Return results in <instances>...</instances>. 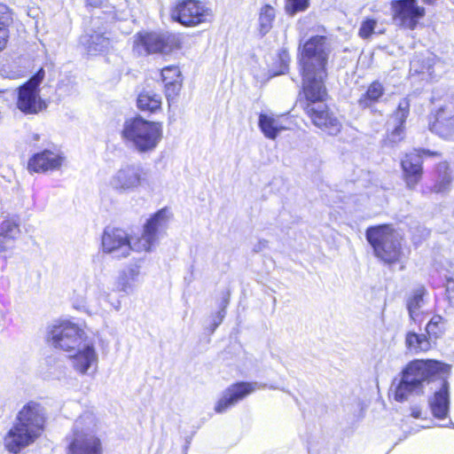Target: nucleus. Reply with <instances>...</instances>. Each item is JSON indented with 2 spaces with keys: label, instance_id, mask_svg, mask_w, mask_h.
<instances>
[{
  "label": "nucleus",
  "instance_id": "obj_2",
  "mask_svg": "<svg viewBox=\"0 0 454 454\" xmlns=\"http://www.w3.org/2000/svg\"><path fill=\"white\" fill-rule=\"evenodd\" d=\"M44 423L43 406L34 401L26 403L18 412L15 424L4 438L6 450L17 454L34 442L43 431Z\"/></svg>",
  "mask_w": 454,
  "mask_h": 454
},
{
  "label": "nucleus",
  "instance_id": "obj_7",
  "mask_svg": "<svg viewBox=\"0 0 454 454\" xmlns=\"http://www.w3.org/2000/svg\"><path fill=\"white\" fill-rule=\"evenodd\" d=\"M169 18L184 27L209 22L213 11L200 0H177L169 8Z\"/></svg>",
  "mask_w": 454,
  "mask_h": 454
},
{
  "label": "nucleus",
  "instance_id": "obj_16",
  "mask_svg": "<svg viewBox=\"0 0 454 454\" xmlns=\"http://www.w3.org/2000/svg\"><path fill=\"white\" fill-rule=\"evenodd\" d=\"M160 80L163 83L165 97L170 104L180 94L183 87V75L176 65H169L160 69Z\"/></svg>",
  "mask_w": 454,
  "mask_h": 454
},
{
  "label": "nucleus",
  "instance_id": "obj_5",
  "mask_svg": "<svg viewBox=\"0 0 454 454\" xmlns=\"http://www.w3.org/2000/svg\"><path fill=\"white\" fill-rule=\"evenodd\" d=\"M121 136L132 142L138 152H151L156 148L162 137V125L160 122L136 116L125 121Z\"/></svg>",
  "mask_w": 454,
  "mask_h": 454
},
{
  "label": "nucleus",
  "instance_id": "obj_21",
  "mask_svg": "<svg viewBox=\"0 0 454 454\" xmlns=\"http://www.w3.org/2000/svg\"><path fill=\"white\" fill-rule=\"evenodd\" d=\"M384 94L383 83L379 80H374L368 84L365 91L358 98L357 104L362 109L371 108L381 100Z\"/></svg>",
  "mask_w": 454,
  "mask_h": 454
},
{
  "label": "nucleus",
  "instance_id": "obj_35",
  "mask_svg": "<svg viewBox=\"0 0 454 454\" xmlns=\"http://www.w3.org/2000/svg\"><path fill=\"white\" fill-rule=\"evenodd\" d=\"M290 62V55L287 50L282 49L278 53L277 65L280 69V74L285 73L288 70Z\"/></svg>",
  "mask_w": 454,
  "mask_h": 454
},
{
  "label": "nucleus",
  "instance_id": "obj_23",
  "mask_svg": "<svg viewBox=\"0 0 454 454\" xmlns=\"http://www.w3.org/2000/svg\"><path fill=\"white\" fill-rule=\"evenodd\" d=\"M19 233L20 227L14 220L7 218L0 223V253L13 247Z\"/></svg>",
  "mask_w": 454,
  "mask_h": 454
},
{
  "label": "nucleus",
  "instance_id": "obj_8",
  "mask_svg": "<svg viewBox=\"0 0 454 454\" xmlns=\"http://www.w3.org/2000/svg\"><path fill=\"white\" fill-rule=\"evenodd\" d=\"M45 73L40 67L27 82L19 87L16 105L25 114H37L47 107L45 100L40 97V84Z\"/></svg>",
  "mask_w": 454,
  "mask_h": 454
},
{
  "label": "nucleus",
  "instance_id": "obj_3",
  "mask_svg": "<svg viewBox=\"0 0 454 454\" xmlns=\"http://www.w3.org/2000/svg\"><path fill=\"white\" fill-rule=\"evenodd\" d=\"M451 365L435 359H413L401 372L399 401L405 394L420 392L424 382L450 374Z\"/></svg>",
  "mask_w": 454,
  "mask_h": 454
},
{
  "label": "nucleus",
  "instance_id": "obj_19",
  "mask_svg": "<svg viewBox=\"0 0 454 454\" xmlns=\"http://www.w3.org/2000/svg\"><path fill=\"white\" fill-rule=\"evenodd\" d=\"M14 27V12L4 3L0 2V52L10 45Z\"/></svg>",
  "mask_w": 454,
  "mask_h": 454
},
{
  "label": "nucleus",
  "instance_id": "obj_33",
  "mask_svg": "<svg viewBox=\"0 0 454 454\" xmlns=\"http://www.w3.org/2000/svg\"><path fill=\"white\" fill-rule=\"evenodd\" d=\"M309 0H285V12L289 16L307 11L309 7Z\"/></svg>",
  "mask_w": 454,
  "mask_h": 454
},
{
  "label": "nucleus",
  "instance_id": "obj_18",
  "mask_svg": "<svg viewBox=\"0 0 454 454\" xmlns=\"http://www.w3.org/2000/svg\"><path fill=\"white\" fill-rule=\"evenodd\" d=\"M425 15V8L417 0H399V21L403 27L414 30Z\"/></svg>",
  "mask_w": 454,
  "mask_h": 454
},
{
  "label": "nucleus",
  "instance_id": "obj_28",
  "mask_svg": "<svg viewBox=\"0 0 454 454\" xmlns=\"http://www.w3.org/2000/svg\"><path fill=\"white\" fill-rule=\"evenodd\" d=\"M442 113V108L438 109L434 121L429 123L430 129L442 137L453 135L454 115L442 118L441 116Z\"/></svg>",
  "mask_w": 454,
  "mask_h": 454
},
{
  "label": "nucleus",
  "instance_id": "obj_38",
  "mask_svg": "<svg viewBox=\"0 0 454 454\" xmlns=\"http://www.w3.org/2000/svg\"><path fill=\"white\" fill-rule=\"evenodd\" d=\"M426 4H434L436 0H423Z\"/></svg>",
  "mask_w": 454,
  "mask_h": 454
},
{
  "label": "nucleus",
  "instance_id": "obj_6",
  "mask_svg": "<svg viewBox=\"0 0 454 454\" xmlns=\"http://www.w3.org/2000/svg\"><path fill=\"white\" fill-rule=\"evenodd\" d=\"M365 237L373 249L374 255L387 264L397 260L395 230L391 224H377L365 230Z\"/></svg>",
  "mask_w": 454,
  "mask_h": 454
},
{
  "label": "nucleus",
  "instance_id": "obj_20",
  "mask_svg": "<svg viewBox=\"0 0 454 454\" xmlns=\"http://www.w3.org/2000/svg\"><path fill=\"white\" fill-rule=\"evenodd\" d=\"M435 346L434 341L430 340V337L423 333H418L410 331L405 334L404 347L405 352L409 355H419L430 351Z\"/></svg>",
  "mask_w": 454,
  "mask_h": 454
},
{
  "label": "nucleus",
  "instance_id": "obj_17",
  "mask_svg": "<svg viewBox=\"0 0 454 454\" xmlns=\"http://www.w3.org/2000/svg\"><path fill=\"white\" fill-rule=\"evenodd\" d=\"M403 179L410 189H413L422 179L423 160L419 154L411 152L401 161Z\"/></svg>",
  "mask_w": 454,
  "mask_h": 454
},
{
  "label": "nucleus",
  "instance_id": "obj_32",
  "mask_svg": "<svg viewBox=\"0 0 454 454\" xmlns=\"http://www.w3.org/2000/svg\"><path fill=\"white\" fill-rule=\"evenodd\" d=\"M138 274L139 267L137 265L130 266L123 270L118 278V285L121 289L122 291H127L130 286V281L135 280Z\"/></svg>",
  "mask_w": 454,
  "mask_h": 454
},
{
  "label": "nucleus",
  "instance_id": "obj_22",
  "mask_svg": "<svg viewBox=\"0 0 454 454\" xmlns=\"http://www.w3.org/2000/svg\"><path fill=\"white\" fill-rule=\"evenodd\" d=\"M73 366L79 373L84 374L89 368L97 364L98 356L92 345H87L82 349H79L71 356Z\"/></svg>",
  "mask_w": 454,
  "mask_h": 454
},
{
  "label": "nucleus",
  "instance_id": "obj_9",
  "mask_svg": "<svg viewBox=\"0 0 454 454\" xmlns=\"http://www.w3.org/2000/svg\"><path fill=\"white\" fill-rule=\"evenodd\" d=\"M67 439V454H104L102 439L82 420L76 421Z\"/></svg>",
  "mask_w": 454,
  "mask_h": 454
},
{
  "label": "nucleus",
  "instance_id": "obj_11",
  "mask_svg": "<svg viewBox=\"0 0 454 454\" xmlns=\"http://www.w3.org/2000/svg\"><path fill=\"white\" fill-rule=\"evenodd\" d=\"M86 338L84 331L77 325L63 321L53 325L48 334L51 344L64 351H72Z\"/></svg>",
  "mask_w": 454,
  "mask_h": 454
},
{
  "label": "nucleus",
  "instance_id": "obj_34",
  "mask_svg": "<svg viewBox=\"0 0 454 454\" xmlns=\"http://www.w3.org/2000/svg\"><path fill=\"white\" fill-rule=\"evenodd\" d=\"M377 20L372 18L364 19L358 30V36L362 39H369L374 33Z\"/></svg>",
  "mask_w": 454,
  "mask_h": 454
},
{
  "label": "nucleus",
  "instance_id": "obj_36",
  "mask_svg": "<svg viewBox=\"0 0 454 454\" xmlns=\"http://www.w3.org/2000/svg\"><path fill=\"white\" fill-rule=\"evenodd\" d=\"M412 152H413V153L419 154V156H420V158L422 159L423 161H424V158H426V157H428V158H437V157H441L442 156V153L440 152L431 151L429 149H424V148L416 149V150H414Z\"/></svg>",
  "mask_w": 454,
  "mask_h": 454
},
{
  "label": "nucleus",
  "instance_id": "obj_25",
  "mask_svg": "<svg viewBox=\"0 0 454 454\" xmlns=\"http://www.w3.org/2000/svg\"><path fill=\"white\" fill-rule=\"evenodd\" d=\"M161 97L152 91L143 90L137 98V106L141 112L149 114H157L161 110Z\"/></svg>",
  "mask_w": 454,
  "mask_h": 454
},
{
  "label": "nucleus",
  "instance_id": "obj_4",
  "mask_svg": "<svg viewBox=\"0 0 454 454\" xmlns=\"http://www.w3.org/2000/svg\"><path fill=\"white\" fill-rule=\"evenodd\" d=\"M183 46L184 37L179 33L143 30L134 35L132 50L137 56L170 55Z\"/></svg>",
  "mask_w": 454,
  "mask_h": 454
},
{
  "label": "nucleus",
  "instance_id": "obj_15",
  "mask_svg": "<svg viewBox=\"0 0 454 454\" xmlns=\"http://www.w3.org/2000/svg\"><path fill=\"white\" fill-rule=\"evenodd\" d=\"M256 389V383L238 381L230 385L215 405L216 413H223L245 399Z\"/></svg>",
  "mask_w": 454,
  "mask_h": 454
},
{
  "label": "nucleus",
  "instance_id": "obj_31",
  "mask_svg": "<svg viewBox=\"0 0 454 454\" xmlns=\"http://www.w3.org/2000/svg\"><path fill=\"white\" fill-rule=\"evenodd\" d=\"M445 319L440 315H434L426 325L427 336L430 337L431 341L442 337L445 333Z\"/></svg>",
  "mask_w": 454,
  "mask_h": 454
},
{
  "label": "nucleus",
  "instance_id": "obj_13",
  "mask_svg": "<svg viewBox=\"0 0 454 454\" xmlns=\"http://www.w3.org/2000/svg\"><path fill=\"white\" fill-rule=\"evenodd\" d=\"M131 236L122 228L106 227L101 236V249L105 254L120 253L127 257L130 254Z\"/></svg>",
  "mask_w": 454,
  "mask_h": 454
},
{
  "label": "nucleus",
  "instance_id": "obj_29",
  "mask_svg": "<svg viewBox=\"0 0 454 454\" xmlns=\"http://www.w3.org/2000/svg\"><path fill=\"white\" fill-rule=\"evenodd\" d=\"M276 18V9L270 4H264L258 13V27L261 34L265 35L273 27Z\"/></svg>",
  "mask_w": 454,
  "mask_h": 454
},
{
  "label": "nucleus",
  "instance_id": "obj_1",
  "mask_svg": "<svg viewBox=\"0 0 454 454\" xmlns=\"http://www.w3.org/2000/svg\"><path fill=\"white\" fill-rule=\"evenodd\" d=\"M331 52L329 38L324 35H311L299 45L297 63L301 88L297 102L316 128L337 136L342 123L326 103L330 98L325 82Z\"/></svg>",
  "mask_w": 454,
  "mask_h": 454
},
{
  "label": "nucleus",
  "instance_id": "obj_10",
  "mask_svg": "<svg viewBox=\"0 0 454 454\" xmlns=\"http://www.w3.org/2000/svg\"><path fill=\"white\" fill-rule=\"evenodd\" d=\"M167 221L166 208L159 209L153 214L145 223L141 235L131 239L130 251L151 252L158 241L160 230L166 225Z\"/></svg>",
  "mask_w": 454,
  "mask_h": 454
},
{
  "label": "nucleus",
  "instance_id": "obj_14",
  "mask_svg": "<svg viewBox=\"0 0 454 454\" xmlns=\"http://www.w3.org/2000/svg\"><path fill=\"white\" fill-rule=\"evenodd\" d=\"M146 181V171L142 167L126 165L112 177L110 185L116 191L126 192L142 186Z\"/></svg>",
  "mask_w": 454,
  "mask_h": 454
},
{
  "label": "nucleus",
  "instance_id": "obj_26",
  "mask_svg": "<svg viewBox=\"0 0 454 454\" xmlns=\"http://www.w3.org/2000/svg\"><path fill=\"white\" fill-rule=\"evenodd\" d=\"M258 124L263 135L270 139H275L279 132L286 129L278 119L262 113L259 114Z\"/></svg>",
  "mask_w": 454,
  "mask_h": 454
},
{
  "label": "nucleus",
  "instance_id": "obj_27",
  "mask_svg": "<svg viewBox=\"0 0 454 454\" xmlns=\"http://www.w3.org/2000/svg\"><path fill=\"white\" fill-rule=\"evenodd\" d=\"M427 295V290L424 286L414 289L406 299V307L412 319H416L419 309L425 303V297Z\"/></svg>",
  "mask_w": 454,
  "mask_h": 454
},
{
  "label": "nucleus",
  "instance_id": "obj_24",
  "mask_svg": "<svg viewBox=\"0 0 454 454\" xmlns=\"http://www.w3.org/2000/svg\"><path fill=\"white\" fill-rule=\"evenodd\" d=\"M430 409L434 417L443 419L449 412L448 384L445 381L441 389L434 394L430 402Z\"/></svg>",
  "mask_w": 454,
  "mask_h": 454
},
{
  "label": "nucleus",
  "instance_id": "obj_30",
  "mask_svg": "<svg viewBox=\"0 0 454 454\" xmlns=\"http://www.w3.org/2000/svg\"><path fill=\"white\" fill-rule=\"evenodd\" d=\"M437 170L439 173V179L434 184L433 191L437 193L444 192L449 190L452 181L448 162L444 161L439 163Z\"/></svg>",
  "mask_w": 454,
  "mask_h": 454
},
{
  "label": "nucleus",
  "instance_id": "obj_37",
  "mask_svg": "<svg viewBox=\"0 0 454 454\" xmlns=\"http://www.w3.org/2000/svg\"><path fill=\"white\" fill-rule=\"evenodd\" d=\"M412 416L414 418H420L421 417V411L419 410V409L413 410L412 411Z\"/></svg>",
  "mask_w": 454,
  "mask_h": 454
},
{
  "label": "nucleus",
  "instance_id": "obj_12",
  "mask_svg": "<svg viewBox=\"0 0 454 454\" xmlns=\"http://www.w3.org/2000/svg\"><path fill=\"white\" fill-rule=\"evenodd\" d=\"M65 156L58 152L43 149L33 153L27 160V170L30 174H47L59 170L64 163Z\"/></svg>",
  "mask_w": 454,
  "mask_h": 454
}]
</instances>
